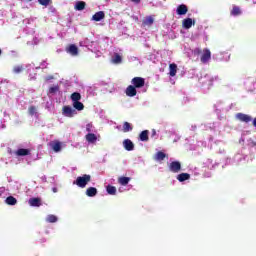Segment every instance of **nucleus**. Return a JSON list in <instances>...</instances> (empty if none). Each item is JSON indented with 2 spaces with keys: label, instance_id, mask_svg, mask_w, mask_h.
Instances as JSON below:
<instances>
[{
  "label": "nucleus",
  "instance_id": "1",
  "mask_svg": "<svg viewBox=\"0 0 256 256\" xmlns=\"http://www.w3.org/2000/svg\"><path fill=\"white\" fill-rule=\"evenodd\" d=\"M194 55L200 56V61L203 65H207L211 61V50L209 48H204L203 50L196 48L194 50Z\"/></svg>",
  "mask_w": 256,
  "mask_h": 256
},
{
  "label": "nucleus",
  "instance_id": "2",
  "mask_svg": "<svg viewBox=\"0 0 256 256\" xmlns=\"http://www.w3.org/2000/svg\"><path fill=\"white\" fill-rule=\"evenodd\" d=\"M91 181V175L84 174L83 176L77 177L76 181L73 182L74 185H77V187H80L81 189H85L87 187V184Z\"/></svg>",
  "mask_w": 256,
  "mask_h": 256
},
{
  "label": "nucleus",
  "instance_id": "3",
  "mask_svg": "<svg viewBox=\"0 0 256 256\" xmlns=\"http://www.w3.org/2000/svg\"><path fill=\"white\" fill-rule=\"evenodd\" d=\"M132 86L136 89H141L142 87H145V78L142 77H134L131 80Z\"/></svg>",
  "mask_w": 256,
  "mask_h": 256
},
{
  "label": "nucleus",
  "instance_id": "4",
  "mask_svg": "<svg viewBox=\"0 0 256 256\" xmlns=\"http://www.w3.org/2000/svg\"><path fill=\"white\" fill-rule=\"evenodd\" d=\"M169 171L172 173H179L181 171V162L173 161L169 164Z\"/></svg>",
  "mask_w": 256,
  "mask_h": 256
},
{
  "label": "nucleus",
  "instance_id": "5",
  "mask_svg": "<svg viewBox=\"0 0 256 256\" xmlns=\"http://www.w3.org/2000/svg\"><path fill=\"white\" fill-rule=\"evenodd\" d=\"M236 119H238V121H241L242 123H250V121H253V118L250 115L244 113L236 114Z\"/></svg>",
  "mask_w": 256,
  "mask_h": 256
},
{
  "label": "nucleus",
  "instance_id": "6",
  "mask_svg": "<svg viewBox=\"0 0 256 256\" xmlns=\"http://www.w3.org/2000/svg\"><path fill=\"white\" fill-rule=\"evenodd\" d=\"M75 113L77 112L71 106H64L62 109V114L64 115V117H73Z\"/></svg>",
  "mask_w": 256,
  "mask_h": 256
},
{
  "label": "nucleus",
  "instance_id": "7",
  "mask_svg": "<svg viewBox=\"0 0 256 256\" xmlns=\"http://www.w3.org/2000/svg\"><path fill=\"white\" fill-rule=\"evenodd\" d=\"M66 51L73 57L79 55V48L75 44H70Z\"/></svg>",
  "mask_w": 256,
  "mask_h": 256
},
{
  "label": "nucleus",
  "instance_id": "8",
  "mask_svg": "<svg viewBox=\"0 0 256 256\" xmlns=\"http://www.w3.org/2000/svg\"><path fill=\"white\" fill-rule=\"evenodd\" d=\"M125 94L127 97H135V95H137V88L133 85H129L125 90Z\"/></svg>",
  "mask_w": 256,
  "mask_h": 256
},
{
  "label": "nucleus",
  "instance_id": "9",
  "mask_svg": "<svg viewBox=\"0 0 256 256\" xmlns=\"http://www.w3.org/2000/svg\"><path fill=\"white\" fill-rule=\"evenodd\" d=\"M154 161H158L159 163H161V161H165V159H167V154L163 151H158L154 157H153Z\"/></svg>",
  "mask_w": 256,
  "mask_h": 256
},
{
  "label": "nucleus",
  "instance_id": "10",
  "mask_svg": "<svg viewBox=\"0 0 256 256\" xmlns=\"http://www.w3.org/2000/svg\"><path fill=\"white\" fill-rule=\"evenodd\" d=\"M123 147L126 151H133L135 149V144L130 139H125L123 141Z\"/></svg>",
  "mask_w": 256,
  "mask_h": 256
},
{
  "label": "nucleus",
  "instance_id": "11",
  "mask_svg": "<svg viewBox=\"0 0 256 256\" xmlns=\"http://www.w3.org/2000/svg\"><path fill=\"white\" fill-rule=\"evenodd\" d=\"M187 11H189V8L185 4L179 5L176 9L177 15H187Z\"/></svg>",
  "mask_w": 256,
  "mask_h": 256
},
{
  "label": "nucleus",
  "instance_id": "12",
  "mask_svg": "<svg viewBox=\"0 0 256 256\" xmlns=\"http://www.w3.org/2000/svg\"><path fill=\"white\" fill-rule=\"evenodd\" d=\"M15 153L18 157H26V155L31 154V151L29 149L20 148Z\"/></svg>",
  "mask_w": 256,
  "mask_h": 256
},
{
  "label": "nucleus",
  "instance_id": "13",
  "mask_svg": "<svg viewBox=\"0 0 256 256\" xmlns=\"http://www.w3.org/2000/svg\"><path fill=\"white\" fill-rule=\"evenodd\" d=\"M28 203L31 207H41V198H30Z\"/></svg>",
  "mask_w": 256,
  "mask_h": 256
},
{
  "label": "nucleus",
  "instance_id": "14",
  "mask_svg": "<svg viewBox=\"0 0 256 256\" xmlns=\"http://www.w3.org/2000/svg\"><path fill=\"white\" fill-rule=\"evenodd\" d=\"M50 147L51 149H53V151H55V153H59V151H61V142L59 141L51 142Z\"/></svg>",
  "mask_w": 256,
  "mask_h": 256
},
{
  "label": "nucleus",
  "instance_id": "15",
  "mask_svg": "<svg viewBox=\"0 0 256 256\" xmlns=\"http://www.w3.org/2000/svg\"><path fill=\"white\" fill-rule=\"evenodd\" d=\"M177 179L180 183H183V181H189L191 175L189 173H181L177 176Z\"/></svg>",
  "mask_w": 256,
  "mask_h": 256
},
{
  "label": "nucleus",
  "instance_id": "16",
  "mask_svg": "<svg viewBox=\"0 0 256 256\" xmlns=\"http://www.w3.org/2000/svg\"><path fill=\"white\" fill-rule=\"evenodd\" d=\"M105 17V12L103 11H99L96 12L93 16H92V20L93 21H102V19Z\"/></svg>",
  "mask_w": 256,
  "mask_h": 256
},
{
  "label": "nucleus",
  "instance_id": "17",
  "mask_svg": "<svg viewBox=\"0 0 256 256\" xmlns=\"http://www.w3.org/2000/svg\"><path fill=\"white\" fill-rule=\"evenodd\" d=\"M182 25L184 29H191L193 27V19L191 18H186L183 20Z\"/></svg>",
  "mask_w": 256,
  "mask_h": 256
},
{
  "label": "nucleus",
  "instance_id": "18",
  "mask_svg": "<svg viewBox=\"0 0 256 256\" xmlns=\"http://www.w3.org/2000/svg\"><path fill=\"white\" fill-rule=\"evenodd\" d=\"M139 139L143 142H147L149 141V130H143L140 134H139Z\"/></svg>",
  "mask_w": 256,
  "mask_h": 256
},
{
  "label": "nucleus",
  "instance_id": "19",
  "mask_svg": "<svg viewBox=\"0 0 256 256\" xmlns=\"http://www.w3.org/2000/svg\"><path fill=\"white\" fill-rule=\"evenodd\" d=\"M169 75L170 77H175V75H177V64L172 63L169 65Z\"/></svg>",
  "mask_w": 256,
  "mask_h": 256
},
{
  "label": "nucleus",
  "instance_id": "20",
  "mask_svg": "<svg viewBox=\"0 0 256 256\" xmlns=\"http://www.w3.org/2000/svg\"><path fill=\"white\" fill-rule=\"evenodd\" d=\"M129 181H131L130 177L122 176L118 178L119 185H122L123 187H125L126 185H129Z\"/></svg>",
  "mask_w": 256,
  "mask_h": 256
},
{
  "label": "nucleus",
  "instance_id": "21",
  "mask_svg": "<svg viewBox=\"0 0 256 256\" xmlns=\"http://www.w3.org/2000/svg\"><path fill=\"white\" fill-rule=\"evenodd\" d=\"M85 138L88 143H95L97 141V135L94 133H88Z\"/></svg>",
  "mask_w": 256,
  "mask_h": 256
},
{
  "label": "nucleus",
  "instance_id": "22",
  "mask_svg": "<svg viewBox=\"0 0 256 256\" xmlns=\"http://www.w3.org/2000/svg\"><path fill=\"white\" fill-rule=\"evenodd\" d=\"M87 197H95L97 195V188L95 187H89L86 190Z\"/></svg>",
  "mask_w": 256,
  "mask_h": 256
},
{
  "label": "nucleus",
  "instance_id": "23",
  "mask_svg": "<svg viewBox=\"0 0 256 256\" xmlns=\"http://www.w3.org/2000/svg\"><path fill=\"white\" fill-rule=\"evenodd\" d=\"M73 107L74 109H76L77 111H83L85 109V105H83L82 102L77 101V102H73Z\"/></svg>",
  "mask_w": 256,
  "mask_h": 256
},
{
  "label": "nucleus",
  "instance_id": "24",
  "mask_svg": "<svg viewBox=\"0 0 256 256\" xmlns=\"http://www.w3.org/2000/svg\"><path fill=\"white\" fill-rule=\"evenodd\" d=\"M106 191H107L108 195H116L117 194V188L112 185H108L106 187Z\"/></svg>",
  "mask_w": 256,
  "mask_h": 256
},
{
  "label": "nucleus",
  "instance_id": "25",
  "mask_svg": "<svg viewBox=\"0 0 256 256\" xmlns=\"http://www.w3.org/2000/svg\"><path fill=\"white\" fill-rule=\"evenodd\" d=\"M87 3L83 2V1H78L75 5V9L76 11H83V9H85Z\"/></svg>",
  "mask_w": 256,
  "mask_h": 256
},
{
  "label": "nucleus",
  "instance_id": "26",
  "mask_svg": "<svg viewBox=\"0 0 256 256\" xmlns=\"http://www.w3.org/2000/svg\"><path fill=\"white\" fill-rule=\"evenodd\" d=\"M71 100L73 101V103H75L77 101H81V93H79V92L72 93Z\"/></svg>",
  "mask_w": 256,
  "mask_h": 256
},
{
  "label": "nucleus",
  "instance_id": "27",
  "mask_svg": "<svg viewBox=\"0 0 256 256\" xmlns=\"http://www.w3.org/2000/svg\"><path fill=\"white\" fill-rule=\"evenodd\" d=\"M129 131H133V126H131V123H129V122H124L123 132L124 133H129Z\"/></svg>",
  "mask_w": 256,
  "mask_h": 256
},
{
  "label": "nucleus",
  "instance_id": "28",
  "mask_svg": "<svg viewBox=\"0 0 256 256\" xmlns=\"http://www.w3.org/2000/svg\"><path fill=\"white\" fill-rule=\"evenodd\" d=\"M6 204L7 205H17V198H15L13 196H8L6 198Z\"/></svg>",
  "mask_w": 256,
  "mask_h": 256
},
{
  "label": "nucleus",
  "instance_id": "29",
  "mask_svg": "<svg viewBox=\"0 0 256 256\" xmlns=\"http://www.w3.org/2000/svg\"><path fill=\"white\" fill-rule=\"evenodd\" d=\"M46 221H47V223H57L58 218H57V216L50 214L47 216Z\"/></svg>",
  "mask_w": 256,
  "mask_h": 256
},
{
  "label": "nucleus",
  "instance_id": "30",
  "mask_svg": "<svg viewBox=\"0 0 256 256\" xmlns=\"http://www.w3.org/2000/svg\"><path fill=\"white\" fill-rule=\"evenodd\" d=\"M154 19L151 16H148L145 18V20L143 21V25H152L154 23Z\"/></svg>",
  "mask_w": 256,
  "mask_h": 256
},
{
  "label": "nucleus",
  "instance_id": "31",
  "mask_svg": "<svg viewBox=\"0 0 256 256\" xmlns=\"http://www.w3.org/2000/svg\"><path fill=\"white\" fill-rule=\"evenodd\" d=\"M241 13V9L237 6H234L232 11H231V15L237 16Z\"/></svg>",
  "mask_w": 256,
  "mask_h": 256
},
{
  "label": "nucleus",
  "instance_id": "32",
  "mask_svg": "<svg viewBox=\"0 0 256 256\" xmlns=\"http://www.w3.org/2000/svg\"><path fill=\"white\" fill-rule=\"evenodd\" d=\"M121 61H123V58H121V55L115 54L113 63L119 64V63H121Z\"/></svg>",
  "mask_w": 256,
  "mask_h": 256
},
{
  "label": "nucleus",
  "instance_id": "33",
  "mask_svg": "<svg viewBox=\"0 0 256 256\" xmlns=\"http://www.w3.org/2000/svg\"><path fill=\"white\" fill-rule=\"evenodd\" d=\"M28 113H29V115H31V116L35 115V114L37 113V108H36L35 106H30V107L28 108Z\"/></svg>",
  "mask_w": 256,
  "mask_h": 256
},
{
  "label": "nucleus",
  "instance_id": "34",
  "mask_svg": "<svg viewBox=\"0 0 256 256\" xmlns=\"http://www.w3.org/2000/svg\"><path fill=\"white\" fill-rule=\"evenodd\" d=\"M38 3L43 7H48L49 3H51V0H38Z\"/></svg>",
  "mask_w": 256,
  "mask_h": 256
},
{
  "label": "nucleus",
  "instance_id": "35",
  "mask_svg": "<svg viewBox=\"0 0 256 256\" xmlns=\"http://www.w3.org/2000/svg\"><path fill=\"white\" fill-rule=\"evenodd\" d=\"M23 66H15L14 68H13V71H14V73H16V74H19V73H21L22 71H23Z\"/></svg>",
  "mask_w": 256,
  "mask_h": 256
},
{
  "label": "nucleus",
  "instance_id": "36",
  "mask_svg": "<svg viewBox=\"0 0 256 256\" xmlns=\"http://www.w3.org/2000/svg\"><path fill=\"white\" fill-rule=\"evenodd\" d=\"M59 91V86L50 87L49 93H57Z\"/></svg>",
  "mask_w": 256,
  "mask_h": 256
},
{
  "label": "nucleus",
  "instance_id": "37",
  "mask_svg": "<svg viewBox=\"0 0 256 256\" xmlns=\"http://www.w3.org/2000/svg\"><path fill=\"white\" fill-rule=\"evenodd\" d=\"M86 131H87L88 133H91V131H93V124L88 123V124L86 125Z\"/></svg>",
  "mask_w": 256,
  "mask_h": 256
},
{
  "label": "nucleus",
  "instance_id": "38",
  "mask_svg": "<svg viewBox=\"0 0 256 256\" xmlns=\"http://www.w3.org/2000/svg\"><path fill=\"white\" fill-rule=\"evenodd\" d=\"M51 79H53V76L46 77V81H51Z\"/></svg>",
  "mask_w": 256,
  "mask_h": 256
},
{
  "label": "nucleus",
  "instance_id": "39",
  "mask_svg": "<svg viewBox=\"0 0 256 256\" xmlns=\"http://www.w3.org/2000/svg\"><path fill=\"white\" fill-rule=\"evenodd\" d=\"M131 1H133L134 3H140L141 2V0H131Z\"/></svg>",
  "mask_w": 256,
  "mask_h": 256
},
{
  "label": "nucleus",
  "instance_id": "40",
  "mask_svg": "<svg viewBox=\"0 0 256 256\" xmlns=\"http://www.w3.org/2000/svg\"><path fill=\"white\" fill-rule=\"evenodd\" d=\"M53 193H57V188H53Z\"/></svg>",
  "mask_w": 256,
  "mask_h": 256
},
{
  "label": "nucleus",
  "instance_id": "41",
  "mask_svg": "<svg viewBox=\"0 0 256 256\" xmlns=\"http://www.w3.org/2000/svg\"><path fill=\"white\" fill-rule=\"evenodd\" d=\"M27 3H31V1H33V0H25Z\"/></svg>",
  "mask_w": 256,
  "mask_h": 256
},
{
  "label": "nucleus",
  "instance_id": "42",
  "mask_svg": "<svg viewBox=\"0 0 256 256\" xmlns=\"http://www.w3.org/2000/svg\"><path fill=\"white\" fill-rule=\"evenodd\" d=\"M157 132H155V130H153V135H156Z\"/></svg>",
  "mask_w": 256,
  "mask_h": 256
},
{
  "label": "nucleus",
  "instance_id": "43",
  "mask_svg": "<svg viewBox=\"0 0 256 256\" xmlns=\"http://www.w3.org/2000/svg\"><path fill=\"white\" fill-rule=\"evenodd\" d=\"M3 51L0 49V55H2Z\"/></svg>",
  "mask_w": 256,
  "mask_h": 256
},
{
  "label": "nucleus",
  "instance_id": "44",
  "mask_svg": "<svg viewBox=\"0 0 256 256\" xmlns=\"http://www.w3.org/2000/svg\"><path fill=\"white\" fill-rule=\"evenodd\" d=\"M193 25H195V20H193Z\"/></svg>",
  "mask_w": 256,
  "mask_h": 256
}]
</instances>
